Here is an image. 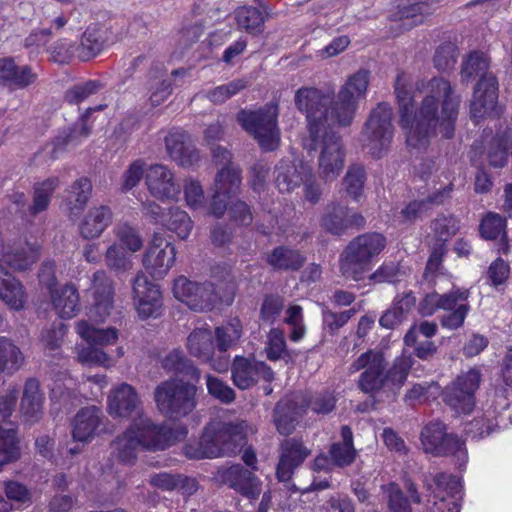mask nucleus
I'll use <instances>...</instances> for the list:
<instances>
[{
    "label": "nucleus",
    "mask_w": 512,
    "mask_h": 512,
    "mask_svg": "<svg viewBox=\"0 0 512 512\" xmlns=\"http://www.w3.org/2000/svg\"><path fill=\"white\" fill-rule=\"evenodd\" d=\"M266 357L271 361H277L287 354L284 332L279 328H272L265 346Z\"/></svg>",
    "instance_id": "052dcab7"
},
{
    "label": "nucleus",
    "mask_w": 512,
    "mask_h": 512,
    "mask_svg": "<svg viewBox=\"0 0 512 512\" xmlns=\"http://www.w3.org/2000/svg\"><path fill=\"white\" fill-rule=\"evenodd\" d=\"M51 299L60 318H73L79 311V293L72 284H66L59 289L51 290Z\"/></svg>",
    "instance_id": "e433bc0d"
},
{
    "label": "nucleus",
    "mask_w": 512,
    "mask_h": 512,
    "mask_svg": "<svg viewBox=\"0 0 512 512\" xmlns=\"http://www.w3.org/2000/svg\"><path fill=\"white\" fill-rule=\"evenodd\" d=\"M294 104L306 117L310 138L317 141L323 131L327 105L325 94L318 88L303 86L296 90Z\"/></svg>",
    "instance_id": "2eb2a0df"
},
{
    "label": "nucleus",
    "mask_w": 512,
    "mask_h": 512,
    "mask_svg": "<svg viewBox=\"0 0 512 512\" xmlns=\"http://www.w3.org/2000/svg\"><path fill=\"white\" fill-rule=\"evenodd\" d=\"M421 445L425 453L436 457L453 455L459 467L466 464L468 456L464 442L453 433H447L446 426L440 421L425 425L420 435Z\"/></svg>",
    "instance_id": "f8f14e48"
},
{
    "label": "nucleus",
    "mask_w": 512,
    "mask_h": 512,
    "mask_svg": "<svg viewBox=\"0 0 512 512\" xmlns=\"http://www.w3.org/2000/svg\"><path fill=\"white\" fill-rule=\"evenodd\" d=\"M431 229L438 238L436 243H444L459 230V221L454 216L441 215L431 223Z\"/></svg>",
    "instance_id": "680f3d73"
},
{
    "label": "nucleus",
    "mask_w": 512,
    "mask_h": 512,
    "mask_svg": "<svg viewBox=\"0 0 512 512\" xmlns=\"http://www.w3.org/2000/svg\"><path fill=\"white\" fill-rule=\"evenodd\" d=\"M447 249L444 243H435L428 258L423 277L428 282H434L438 274L442 273V261Z\"/></svg>",
    "instance_id": "e2e57ef3"
},
{
    "label": "nucleus",
    "mask_w": 512,
    "mask_h": 512,
    "mask_svg": "<svg viewBox=\"0 0 512 512\" xmlns=\"http://www.w3.org/2000/svg\"><path fill=\"white\" fill-rule=\"evenodd\" d=\"M108 413L112 417H136L147 416L143 412L142 402L134 387L122 383L114 387L108 396Z\"/></svg>",
    "instance_id": "a878e982"
},
{
    "label": "nucleus",
    "mask_w": 512,
    "mask_h": 512,
    "mask_svg": "<svg viewBox=\"0 0 512 512\" xmlns=\"http://www.w3.org/2000/svg\"><path fill=\"white\" fill-rule=\"evenodd\" d=\"M488 67V56L479 51L471 52L462 63L461 77L463 81L474 76H480L470 106L473 119H480L488 115H499L497 110L498 82L492 73L487 72Z\"/></svg>",
    "instance_id": "20e7f679"
},
{
    "label": "nucleus",
    "mask_w": 512,
    "mask_h": 512,
    "mask_svg": "<svg viewBox=\"0 0 512 512\" xmlns=\"http://www.w3.org/2000/svg\"><path fill=\"white\" fill-rule=\"evenodd\" d=\"M283 322L291 327L289 338L293 342H299L306 334L303 308L297 304L289 305L285 310Z\"/></svg>",
    "instance_id": "6e6d98bb"
},
{
    "label": "nucleus",
    "mask_w": 512,
    "mask_h": 512,
    "mask_svg": "<svg viewBox=\"0 0 512 512\" xmlns=\"http://www.w3.org/2000/svg\"><path fill=\"white\" fill-rule=\"evenodd\" d=\"M277 117L278 105L270 103L257 111L241 110L237 114V121L257 140L262 149L273 151L280 141Z\"/></svg>",
    "instance_id": "9d476101"
},
{
    "label": "nucleus",
    "mask_w": 512,
    "mask_h": 512,
    "mask_svg": "<svg viewBox=\"0 0 512 512\" xmlns=\"http://www.w3.org/2000/svg\"><path fill=\"white\" fill-rule=\"evenodd\" d=\"M20 348L8 337L0 336V374H13L24 363Z\"/></svg>",
    "instance_id": "de8ad7c7"
},
{
    "label": "nucleus",
    "mask_w": 512,
    "mask_h": 512,
    "mask_svg": "<svg viewBox=\"0 0 512 512\" xmlns=\"http://www.w3.org/2000/svg\"><path fill=\"white\" fill-rule=\"evenodd\" d=\"M165 145L169 156L180 166L190 167L200 160L199 151L184 131H170L165 137Z\"/></svg>",
    "instance_id": "c85d7f7f"
},
{
    "label": "nucleus",
    "mask_w": 512,
    "mask_h": 512,
    "mask_svg": "<svg viewBox=\"0 0 512 512\" xmlns=\"http://www.w3.org/2000/svg\"><path fill=\"white\" fill-rule=\"evenodd\" d=\"M91 289L93 303L88 310L89 320L95 323L104 322L113 309V281L104 270H98L92 276Z\"/></svg>",
    "instance_id": "4be33fe9"
},
{
    "label": "nucleus",
    "mask_w": 512,
    "mask_h": 512,
    "mask_svg": "<svg viewBox=\"0 0 512 512\" xmlns=\"http://www.w3.org/2000/svg\"><path fill=\"white\" fill-rule=\"evenodd\" d=\"M443 400L457 413H470L475 406V398H471L470 393L452 383L444 389Z\"/></svg>",
    "instance_id": "603ef678"
},
{
    "label": "nucleus",
    "mask_w": 512,
    "mask_h": 512,
    "mask_svg": "<svg viewBox=\"0 0 512 512\" xmlns=\"http://www.w3.org/2000/svg\"><path fill=\"white\" fill-rule=\"evenodd\" d=\"M336 402L334 392L324 389L303 396L300 405L305 411L309 408L317 415H326L335 409Z\"/></svg>",
    "instance_id": "09e8293b"
},
{
    "label": "nucleus",
    "mask_w": 512,
    "mask_h": 512,
    "mask_svg": "<svg viewBox=\"0 0 512 512\" xmlns=\"http://www.w3.org/2000/svg\"><path fill=\"white\" fill-rule=\"evenodd\" d=\"M258 9L252 6H243L235 11V19L239 29L246 31L251 35L262 33L264 23L268 17L269 9L267 6H261Z\"/></svg>",
    "instance_id": "58836bf2"
},
{
    "label": "nucleus",
    "mask_w": 512,
    "mask_h": 512,
    "mask_svg": "<svg viewBox=\"0 0 512 512\" xmlns=\"http://www.w3.org/2000/svg\"><path fill=\"white\" fill-rule=\"evenodd\" d=\"M512 424V406L505 397H501L497 405L487 407L482 416L474 418L465 428L473 439L490 435L496 428H507Z\"/></svg>",
    "instance_id": "a211bd4d"
},
{
    "label": "nucleus",
    "mask_w": 512,
    "mask_h": 512,
    "mask_svg": "<svg viewBox=\"0 0 512 512\" xmlns=\"http://www.w3.org/2000/svg\"><path fill=\"white\" fill-rule=\"evenodd\" d=\"M175 247L160 235H154L143 255L145 270L155 279L163 278L174 265Z\"/></svg>",
    "instance_id": "5701e85b"
},
{
    "label": "nucleus",
    "mask_w": 512,
    "mask_h": 512,
    "mask_svg": "<svg viewBox=\"0 0 512 512\" xmlns=\"http://www.w3.org/2000/svg\"><path fill=\"white\" fill-rule=\"evenodd\" d=\"M310 450L301 441L287 439L281 444V454L276 469V476L280 482L291 480L294 471L309 456Z\"/></svg>",
    "instance_id": "cd10ccee"
},
{
    "label": "nucleus",
    "mask_w": 512,
    "mask_h": 512,
    "mask_svg": "<svg viewBox=\"0 0 512 512\" xmlns=\"http://www.w3.org/2000/svg\"><path fill=\"white\" fill-rule=\"evenodd\" d=\"M308 168L299 167L292 161L281 160L274 168V182L281 193H290L298 188Z\"/></svg>",
    "instance_id": "72a5a7b5"
},
{
    "label": "nucleus",
    "mask_w": 512,
    "mask_h": 512,
    "mask_svg": "<svg viewBox=\"0 0 512 512\" xmlns=\"http://www.w3.org/2000/svg\"><path fill=\"white\" fill-rule=\"evenodd\" d=\"M75 329L83 340L95 346L113 345L118 340V331L115 328H96L86 320L78 321Z\"/></svg>",
    "instance_id": "a19ab883"
},
{
    "label": "nucleus",
    "mask_w": 512,
    "mask_h": 512,
    "mask_svg": "<svg viewBox=\"0 0 512 512\" xmlns=\"http://www.w3.org/2000/svg\"><path fill=\"white\" fill-rule=\"evenodd\" d=\"M90 134V128L88 127L84 118L74 123L68 131H63L56 138V143L59 146L77 145L82 139L87 138Z\"/></svg>",
    "instance_id": "69168bd1"
},
{
    "label": "nucleus",
    "mask_w": 512,
    "mask_h": 512,
    "mask_svg": "<svg viewBox=\"0 0 512 512\" xmlns=\"http://www.w3.org/2000/svg\"><path fill=\"white\" fill-rule=\"evenodd\" d=\"M453 184L449 183L444 188L437 190L425 199L414 200L401 210L402 217L407 221H414L424 212L435 205H441L450 197Z\"/></svg>",
    "instance_id": "4c0bfd02"
},
{
    "label": "nucleus",
    "mask_w": 512,
    "mask_h": 512,
    "mask_svg": "<svg viewBox=\"0 0 512 512\" xmlns=\"http://www.w3.org/2000/svg\"><path fill=\"white\" fill-rule=\"evenodd\" d=\"M304 413L303 407L294 399L279 401L274 409V422L278 432L290 435L295 428V422Z\"/></svg>",
    "instance_id": "c9c22d12"
},
{
    "label": "nucleus",
    "mask_w": 512,
    "mask_h": 512,
    "mask_svg": "<svg viewBox=\"0 0 512 512\" xmlns=\"http://www.w3.org/2000/svg\"><path fill=\"white\" fill-rule=\"evenodd\" d=\"M186 347L191 356L201 362L209 363L214 370L224 372L228 369L229 355L219 356L218 359L214 358L216 347L210 329H194L187 337Z\"/></svg>",
    "instance_id": "aec40b11"
},
{
    "label": "nucleus",
    "mask_w": 512,
    "mask_h": 512,
    "mask_svg": "<svg viewBox=\"0 0 512 512\" xmlns=\"http://www.w3.org/2000/svg\"><path fill=\"white\" fill-rule=\"evenodd\" d=\"M173 294L175 298L195 312L211 311L221 300L213 282L199 283L191 281L185 276H179L174 281Z\"/></svg>",
    "instance_id": "4468645a"
},
{
    "label": "nucleus",
    "mask_w": 512,
    "mask_h": 512,
    "mask_svg": "<svg viewBox=\"0 0 512 512\" xmlns=\"http://www.w3.org/2000/svg\"><path fill=\"white\" fill-rule=\"evenodd\" d=\"M162 367L167 372L183 374L196 382L200 379V371L188 359L180 349H173L161 361Z\"/></svg>",
    "instance_id": "a18cd8bd"
},
{
    "label": "nucleus",
    "mask_w": 512,
    "mask_h": 512,
    "mask_svg": "<svg viewBox=\"0 0 512 512\" xmlns=\"http://www.w3.org/2000/svg\"><path fill=\"white\" fill-rule=\"evenodd\" d=\"M0 299L11 308L19 310L23 307L25 295L23 287L8 271L0 264Z\"/></svg>",
    "instance_id": "79ce46f5"
},
{
    "label": "nucleus",
    "mask_w": 512,
    "mask_h": 512,
    "mask_svg": "<svg viewBox=\"0 0 512 512\" xmlns=\"http://www.w3.org/2000/svg\"><path fill=\"white\" fill-rule=\"evenodd\" d=\"M394 93L399 125L405 131L410 149H426L437 133L446 139L454 136L460 97L447 79L433 77L423 85L424 96L417 108L411 79L404 72L397 74Z\"/></svg>",
    "instance_id": "f257e3e1"
},
{
    "label": "nucleus",
    "mask_w": 512,
    "mask_h": 512,
    "mask_svg": "<svg viewBox=\"0 0 512 512\" xmlns=\"http://www.w3.org/2000/svg\"><path fill=\"white\" fill-rule=\"evenodd\" d=\"M243 334V327L238 318H233L226 324L215 328L213 339L215 338V347L220 356L227 355V351L235 347Z\"/></svg>",
    "instance_id": "ea45409f"
},
{
    "label": "nucleus",
    "mask_w": 512,
    "mask_h": 512,
    "mask_svg": "<svg viewBox=\"0 0 512 512\" xmlns=\"http://www.w3.org/2000/svg\"><path fill=\"white\" fill-rule=\"evenodd\" d=\"M231 374L234 385L241 390L251 388L259 380L270 383L274 379V372L265 362L244 356L234 358Z\"/></svg>",
    "instance_id": "412c9836"
},
{
    "label": "nucleus",
    "mask_w": 512,
    "mask_h": 512,
    "mask_svg": "<svg viewBox=\"0 0 512 512\" xmlns=\"http://www.w3.org/2000/svg\"><path fill=\"white\" fill-rule=\"evenodd\" d=\"M369 78L367 71H358L351 75L326 105L323 118V132L328 127H349L356 116L359 101L365 97Z\"/></svg>",
    "instance_id": "39448f33"
},
{
    "label": "nucleus",
    "mask_w": 512,
    "mask_h": 512,
    "mask_svg": "<svg viewBox=\"0 0 512 512\" xmlns=\"http://www.w3.org/2000/svg\"><path fill=\"white\" fill-rule=\"evenodd\" d=\"M222 481L249 499H257L261 493V481L252 471L240 464L232 465L222 472Z\"/></svg>",
    "instance_id": "c756f323"
},
{
    "label": "nucleus",
    "mask_w": 512,
    "mask_h": 512,
    "mask_svg": "<svg viewBox=\"0 0 512 512\" xmlns=\"http://www.w3.org/2000/svg\"><path fill=\"white\" fill-rule=\"evenodd\" d=\"M479 233L485 240L501 237L502 240L507 241L506 219L497 213L488 212L480 222Z\"/></svg>",
    "instance_id": "864d4df0"
},
{
    "label": "nucleus",
    "mask_w": 512,
    "mask_h": 512,
    "mask_svg": "<svg viewBox=\"0 0 512 512\" xmlns=\"http://www.w3.org/2000/svg\"><path fill=\"white\" fill-rule=\"evenodd\" d=\"M456 59L457 46L452 42H445L436 49L433 61L439 71H445L455 65Z\"/></svg>",
    "instance_id": "774afa93"
},
{
    "label": "nucleus",
    "mask_w": 512,
    "mask_h": 512,
    "mask_svg": "<svg viewBox=\"0 0 512 512\" xmlns=\"http://www.w3.org/2000/svg\"><path fill=\"white\" fill-rule=\"evenodd\" d=\"M365 181L366 173L363 166L353 164L349 166L342 180V187L349 197L359 202L363 196Z\"/></svg>",
    "instance_id": "3c124183"
},
{
    "label": "nucleus",
    "mask_w": 512,
    "mask_h": 512,
    "mask_svg": "<svg viewBox=\"0 0 512 512\" xmlns=\"http://www.w3.org/2000/svg\"><path fill=\"white\" fill-rule=\"evenodd\" d=\"M105 416L101 408L86 406L81 408L71 420V435L75 442L90 443L104 430Z\"/></svg>",
    "instance_id": "b1692460"
},
{
    "label": "nucleus",
    "mask_w": 512,
    "mask_h": 512,
    "mask_svg": "<svg viewBox=\"0 0 512 512\" xmlns=\"http://www.w3.org/2000/svg\"><path fill=\"white\" fill-rule=\"evenodd\" d=\"M154 400L163 416L178 421L196 408L197 387L182 379H169L157 385Z\"/></svg>",
    "instance_id": "1a4fd4ad"
},
{
    "label": "nucleus",
    "mask_w": 512,
    "mask_h": 512,
    "mask_svg": "<svg viewBox=\"0 0 512 512\" xmlns=\"http://www.w3.org/2000/svg\"><path fill=\"white\" fill-rule=\"evenodd\" d=\"M92 185L88 178L81 177L65 190L64 205L70 218L78 217L91 196Z\"/></svg>",
    "instance_id": "f704fd0d"
},
{
    "label": "nucleus",
    "mask_w": 512,
    "mask_h": 512,
    "mask_svg": "<svg viewBox=\"0 0 512 512\" xmlns=\"http://www.w3.org/2000/svg\"><path fill=\"white\" fill-rule=\"evenodd\" d=\"M39 257V246L27 241L18 242L3 252L2 260L14 270H26L30 268Z\"/></svg>",
    "instance_id": "473e14b6"
},
{
    "label": "nucleus",
    "mask_w": 512,
    "mask_h": 512,
    "mask_svg": "<svg viewBox=\"0 0 512 512\" xmlns=\"http://www.w3.org/2000/svg\"><path fill=\"white\" fill-rule=\"evenodd\" d=\"M162 225L182 240L188 238L193 228V222L187 212L176 206L167 210Z\"/></svg>",
    "instance_id": "8fccbe9b"
},
{
    "label": "nucleus",
    "mask_w": 512,
    "mask_h": 512,
    "mask_svg": "<svg viewBox=\"0 0 512 512\" xmlns=\"http://www.w3.org/2000/svg\"><path fill=\"white\" fill-rule=\"evenodd\" d=\"M285 308V298L279 294L264 296L260 307V319L268 324H274Z\"/></svg>",
    "instance_id": "4d7b16f0"
},
{
    "label": "nucleus",
    "mask_w": 512,
    "mask_h": 512,
    "mask_svg": "<svg viewBox=\"0 0 512 512\" xmlns=\"http://www.w3.org/2000/svg\"><path fill=\"white\" fill-rule=\"evenodd\" d=\"M100 88L101 83L97 80H88L75 84L66 91L65 100L70 104H78L97 93Z\"/></svg>",
    "instance_id": "0e129e2a"
},
{
    "label": "nucleus",
    "mask_w": 512,
    "mask_h": 512,
    "mask_svg": "<svg viewBox=\"0 0 512 512\" xmlns=\"http://www.w3.org/2000/svg\"><path fill=\"white\" fill-rule=\"evenodd\" d=\"M305 148L316 150L320 148L318 157V172L325 182L334 181L341 173L345 163V149L341 137L334 132H323L317 141L309 137Z\"/></svg>",
    "instance_id": "ddd939ff"
},
{
    "label": "nucleus",
    "mask_w": 512,
    "mask_h": 512,
    "mask_svg": "<svg viewBox=\"0 0 512 512\" xmlns=\"http://www.w3.org/2000/svg\"><path fill=\"white\" fill-rule=\"evenodd\" d=\"M392 120L391 105L387 102H379L371 109L363 125V144L375 157L385 153L392 143L395 132Z\"/></svg>",
    "instance_id": "9b49d317"
},
{
    "label": "nucleus",
    "mask_w": 512,
    "mask_h": 512,
    "mask_svg": "<svg viewBox=\"0 0 512 512\" xmlns=\"http://www.w3.org/2000/svg\"><path fill=\"white\" fill-rule=\"evenodd\" d=\"M382 489L387 494L388 507L391 512H412L407 497L397 484L389 483L382 486Z\"/></svg>",
    "instance_id": "338daca9"
},
{
    "label": "nucleus",
    "mask_w": 512,
    "mask_h": 512,
    "mask_svg": "<svg viewBox=\"0 0 512 512\" xmlns=\"http://www.w3.org/2000/svg\"><path fill=\"white\" fill-rule=\"evenodd\" d=\"M145 183L151 196L159 201H176L180 195L181 187L174 173L162 164L150 166Z\"/></svg>",
    "instance_id": "bb28decb"
},
{
    "label": "nucleus",
    "mask_w": 512,
    "mask_h": 512,
    "mask_svg": "<svg viewBox=\"0 0 512 512\" xmlns=\"http://www.w3.org/2000/svg\"><path fill=\"white\" fill-rule=\"evenodd\" d=\"M364 370L358 380V387L365 393L379 391L386 380V363L380 352L369 350L361 354L349 367L350 373Z\"/></svg>",
    "instance_id": "dca6fc26"
},
{
    "label": "nucleus",
    "mask_w": 512,
    "mask_h": 512,
    "mask_svg": "<svg viewBox=\"0 0 512 512\" xmlns=\"http://www.w3.org/2000/svg\"><path fill=\"white\" fill-rule=\"evenodd\" d=\"M425 487L434 495L433 506L428 512H460L457 495L460 494L462 485L457 477L439 473L431 480L426 479Z\"/></svg>",
    "instance_id": "f3484780"
},
{
    "label": "nucleus",
    "mask_w": 512,
    "mask_h": 512,
    "mask_svg": "<svg viewBox=\"0 0 512 512\" xmlns=\"http://www.w3.org/2000/svg\"><path fill=\"white\" fill-rule=\"evenodd\" d=\"M44 399L39 381L35 378L27 379L20 402V412L26 422L35 424L40 421L43 415Z\"/></svg>",
    "instance_id": "7c9ffc66"
},
{
    "label": "nucleus",
    "mask_w": 512,
    "mask_h": 512,
    "mask_svg": "<svg viewBox=\"0 0 512 512\" xmlns=\"http://www.w3.org/2000/svg\"><path fill=\"white\" fill-rule=\"evenodd\" d=\"M246 87L247 82L244 79H235L209 90L205 96L214 104H222Z\"/></svg>",
    "instance_id": "bf43d9fd"
},
{
    "label": "nucleus",
    "mask_w": 512,
    "mask_h": 512,
    "mask_svg": "<svg viewBox=\"0 0 512 512\" xmlns=\"http://www.w3.org/2000/svg\"><path fill=\"white\" fill-rule=\"evenodd\" d=\"M58 177H50L33 186V202L29 206V212L35 216L47 210L55 190L59 187Z\"/></svg>",
    "instance_id": "49530a36"
},
{
    "label": "nucleus",
    "mask_w": 512,
    "mask_h": 512,
    "mask_svg": "<svg viewBox=\"0 0 512 512\" xmlns=\"http://www.w3.org/2000/svg\"><path fill=\"white\" fill-rule=\"evenodd\" d=\"M105 262L108 268L117 272L124 273L133 267V261L124 248L116 243L108 247L105 253Z\"/></svg>",
    "instance_id": "13d9d810"
},
{
    "label": "nucleus",
    "mask_w": 512,
    "mask_h": 512,
    "mask_svg": "<svg viewBox=\"0 0 512 512\" xmlns=\"http://www.w3.org/2000/svg\"><path fill=\"white\" fill-rule=\"evenodd\" d=\"M469 296L470 291L460 287H454L443 294L433 291L420 301L419 313L422 316H432L438 310H444L445 314L440 318L441 326L448 330H457L463 326L471 310Z\"/></svg>",
    "instance_id": "6e6552de"
},
{
    "label": "nucleus",
    "mask_w": 512,
    "mask_h": 512,
    "mask_svg": "<svg viewBox=\"0 0 512 512\" xmlns=\"http://www.w3.org/2000/svg\"><path fill=\"white\" fill-rule=\"evenodd\" d=\"M211 151L214 161L223 167L216 173L211 187L208 214L221 218L227 210L230 198L240 189L241 169L232 163V153L227 148L215 145Z\"/></svg>",
    "instance_id": "423d86ee"
},
{
    "label": "nucleus",
    "mask_w": 512,
    "mask_h": 512,
    "mask_svg": "<svg viewBox=\"0 0 512 512\" xmlns=\"http://www.w3.org/2000/svg\"><path fill=\"white\" fill-rule=\"evenodd\" d=\"M112 218L113 214L108 206L90 208L79 225L80 235L85 239L99 237L111 224Z\"/></svg>",
    "instance_id": "2f4dec72"
},
{
    "label": "nucleus",
    "mask_w": 512,
    "mask_h": 512,
    "mask_svg": "<svg viewBox=\"0 0 512 512\" xmlns=\"http://www.w3.org/2000/svg\"><path fill=\"white\" fill-rule=\"evenodd\" d=\"M177 439L174 431L155 424L148 416L136 417L126 431L111 444L113 454L124 463H131L140 448L163 450Z\"/></svg>",
    "instance_id": "f03ea898"
},
{
    "label": "nucleus",
    "mask_w": 512,
    "mask_h": 512,
    "mask_svg": "<svg viewBox=\"0 0 512 512\" xmlns=\"http://www.w3.org/2000/svg\"><path fill=\"white\" fill-rule=\"evenodd\" d=\"M304 261L299 250L287 246H278L267 256V263L276 270H298Z\"/></svg>",
    "instance_id": "c03bdc74"
},
{
    "label": "nucleus",
    "mask_w": 512,
    "mask_h": 512,
    "mask_svg": "<svg viewBox=\"0 0 512 512\" xmlns=\"http://www.w3.org/2000/svg\"><path fill=\"white\" fill-rule=\"evenodd\" d=\"M21 457L20 438L15 428L0 425V471Z\"/></svg>",
    "instance_id": "37998d69"
},
{
    "label": "nucleus",
    "mask_w": 512,
    "mask_h": 512,
    "mask_svg": "<svg viewBox=\"0 0 512 512\" xmlns=\"http://www.w3.org/2000/svg\"><path fill=\"white\" fill-rule=\"evenodd\" d=\"M428 13V5L420 0H399L397 14L400 20L409 21L406 25H417L422 21V15Z\"/></svg>",
    "instance_id": "5fc2aeb1"
},
{
    "label": "nucleus",
    "mask_w": 512,
    "mask_h": 512,
    "mask_svg": "<svg viewBox=\"0 0 512 512\" xmlns=\"http://www.w3.org/2000/svg\"><path fill=\"white\" fill-rule=\"evenodd\" d=\"M386 238L375 232L364 233L344 248L339 259V268L343 277L359 281L369 271L370 265L385 248Z\"/></svg>",
    "instance_id": "0eeeda50"
},
{
    "label": "nucleus",
    "mask_w": 512,
    "mask_h": 512,
    "mask_svg": "<svg viewBox=\"0 0 512 512\" xmlns=\"http://www.w3.org/2000/svg\"><path fill=\"white\" fill-rule=\"evenodd\" d=\"M133 299L137 313L141 319L157 317L162 308V295L157 284L148 280L139 271L132 282Z\"/></svg>",
    "instance_id": "6ab92c4d"
},
{
    "label": "nucleus",
    "mask_w": 512,
    "mask_h": 512,
    "mask_svg": "<svg viewBox=\"0 0 512 512\" xmlns=\"http://www.w3.org/2000/svg\"><path fill=\"white\" fill-rule=\"evenodd\" d=\"M320 224L325 231L333 235H342L348 229L364 227L365 218L347 205L332 202L325 208Z\"/></svg>",
    "instance_id": "393cba45"
},
{
    "label": "nucleus",
    "mask_w": 512,
    "mask_h": 512,
    "mask_svg": "<svg viewBox=\"0 0 512 512\" xmlns=\"http://www.w3.org/2000/svg\"><path fill=\"white\" fill-rule=\"evenodd\" d=\"M248 433H253V429L245 420H213L204 427L198 448L190 456L200 459L236 455L246 444Z\"/></svg>",
    "instance_id": "7ed1b4c3"
}]
</instances>
